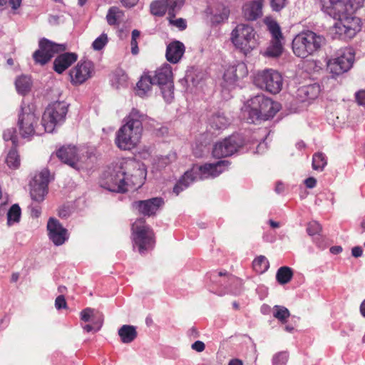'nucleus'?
<instances>
[{
    "label": "nucleus",
    "mask_w": 365,
    "mask_h": 365,
    "mask_svg": "<svg viewBox=\"0 0 365 365\" xmlns=\"http://www.w3.org/2000/svg\"><path fill=\"white\" fill-rule=\"evenodd\" d=\"M364 3V0H319L321 11L337 20L334 25V39L346 41L361 31V19L354 14Z\"/></svg>",
    "instance_id": "1"
},
{
    "label": "nucleus",
    "mask_w": 365,
    "mask_h": 365,
    "mask_svg": "<svg viewBox=\"0 0 365 365\" xmlns=\"http://www.w3.org/2000/svg\"><path fill=\"white\" fill-rule=\"evenodd\" d=\"M153 120L138 108H133L130 113L123 118V125L115 135V144L123 150L134 148L142 138L143 123Z\"/></svg>",
    "instance_id": "2"
},
{
    "label": "nucleus",
    "mask_w": 365,
    "mask_h": 365,
    "mask_svg": "<svg viewBox=\"0 0 365 365\" xmlns=\"http://www.w3.org/2000/svg\"><path fill=\"white\" fill-rule=\"evenodd\" d=\"M282 105L262 94L250 98L245 104L244 117L250 124H258L272 119Z\"/></svg>",
    "instance_id": "3"
},
{
    "label": "nucleus",
    "mask_w": 365,
    "mask_h": 365,
    "mask_svg": "<svg viewBox=\"0 0 365 365\" xmlns=\"http://www.w3.org/2000/svg\"><path fill=\"white\" fill-rule=\"evenodd\" d=\"M69 104L63 101H54L46 107L41 118L43 131L56 133V128L61 126L66 120Z\"/></svg>",
    "instance_id": "4"
},
{
    "label": "nucleus",
    "mask_w": 365,
    "mask_h": 365,
    "mask_svg": "<svg viewBox=\"0 0 365 365\" xmlns=\"http://www.w3.org/2000/svg\"><path fill=\"white\" fill-rule=\"evenodd\" d=\"M22 102L17 125L20 134L23 138L31 137L34 135H41L44 131L41 123L38 125V117L36 113V106L34 103H29L26 106Z\"/></svg>",
    "instance_id": "5"
},
{
    "label": "nucleus",
    "mask_w": 365,
    "mask_h": 365,
    "mask_svg": "<svg viewBox=\"0 0 365 365\" xmlns=\"http://www.w3.org/2000/svg\"><path fill=\"white\" fill-rule=\"evenodd\" d=\"M325 43V38L315 32L307 30L297 34L292 40L294 53L299 58H306L319 50Z\"/></svg>",
    "instance_id": "6"
},
{
    "label": "nucleus",
    "mask_w": 365,
    "mask_h": 365,
    "mask_svg": "<svg viewBox=\"0 0 365 365\" xmlns=\"http://www.w3.org/2000/svg\"><path fill=\"white\" fill-rule=\"evenodd\" d=\"M255 34L252 26L240 24L232 31L231 41L236 48L247 56L257 47Z\"/></svg>",
    "instance_id": "7"
},
{
    "label": "nucleus",
    "mask_w": 365,
    "mask_h": 365,
    "mask_svg": "<svg viewBox=\"0 0 365 365\" xmlns=\"http://www.w3.org/2000/svg\"><path fill=\"white\" fill-rule=\"evenodd\" d=\"M246 143V138L242 134H232L213 145L212 155L215 158L222 160L235 153H242Z\"/></svg>",
    "instance_id": "8"
},
{
    "label": "nucleus",
    "mask_w": 365,
    "mask_h": 365,
    "mask_svg": "<svg viewBox=\"0 0 365 365\" xmlns=\"http://www.w3.org/2000/svg\"><path fill=\"white\" fill-rule=\"evenodd\" d=\"M355 61V51L352 47H345L339 50L334 57L327 62V69L329 70L332 78H336L344 73L348 72L353 66Z\"/></svg>",
    "instance_id": "9"
},
{
    "label": "nucleus",
    "mask_w": 365,
    "mask_h": 365,
    "mask_svg": "<svg viewBox=\"0 0 365 365\" xmlns=\"http://www.w3.org/2000/svg\"><path fill=\"white\" fill-rule=\"evenodd\" d=\"M132 242L134 250L141 255L153 250L155 244L154 233L149 225H136L132 227Z\"/></svg>",
    "instance_id": "10"
},
{
    "label": "nucleus",
    "mask_w": 365,
    "mask_h": 365,
    "mask_svg": "<svg viewBox=\"0 0 365 365\" xmlns=\"http://www.w3.org/2000/svg\"><path fill=\"white\" fill-rule=\"evenodd\" d=\"M252 82L260 89L276 94L282 90L283 79L278 71L273 69H265L254 74Z\"/></svg>",
    "instance_id": "11"
},
{
    "label": "nucleus",
    "mask_w": 365,
    "mask_h": 365,
    "mask_svg": "<svg viewBox=\"0 0 365 365\" xmlns=\"http://www.w3.org/2000/svg\"><path fill=\"white\" fill-rule=\"evenodd\" d=\"M230 164L231 163L228 160H219L215 163H206L202 165L193 164L190 170L197 181L219 176L228 168Z\"/></svg>",
    "instance_id": "12"
},
{
    "label": "nucleus",
    "mask_w": 365,
    "mask_h": 365,
    "mask_svg": "<svg viewBox=\"0 0 365 365\" xmlns=\"http://www.w3.org/2000/svg\"><path fill=\"white\" fill-rule=\"evenodd\" d=\"M49 182L50 171L47 168L43 169L30 181V196L34 202L40 203L44 200L48 194Z\"/></svg>",
    "instance_id": "13"
},
{
    "label": "nucleus",
    "mask_w": 365,
    "mask_h": 365,
    "mask_svg": "<svg viewBox=\"0 0 365 365\" xmlns=\"http://www.w3.org/2000/svg\"><path fill=\"white\" fill-rule=\"evenodd\" d=\"M248 75V69L243 61H235L230 65L223 74L222 87L224 89L235 88L239 80L243 79Z\"/></svg>",
    "instance_id": "14"
},
{
    "label": "nucleus",
    "mask_w": 365,
    "mask_h": 365,
    "mask_svg": "<svg viewBox=\"0 0 365 365\" xmlns=\"http://www.w3.org/2000/svg\"><path fill=\"white\" fill-rule=\"evenodd\" d=\"M127 185L126 172L121 164L114 168L102 187L111 192L123 194L128 192Z\"/></svg>",
    "instance_id": "15"
},
{
    "label": "nucleus",
    "mask_w": 365,
    "mask_h": 365,
    "mask_svg": "<svg viewBox=\"0 0 365 365\" xmlns=\"http://www.w3.org/2000/svg\"><path fill=\"white\" fill-rule=\"evenodd\" d=\"M164 204L165 201L162 197H154L147 200L133 201L130 205V208L139 215L150 217L155 216Z\"/></svg>",
    "instance_id": "16"
},
{
    "label": "nucleus",
    "mask_w": 365,
    "mask_h": 365,
    "mask_svg": "<svg viewBox=\"0 0 365 365\" xmlns=\"http://www.w3.org/2000/svg\"><path fill=\"white\" fill-rule=\"evenodd\" d=\"M94 70L93 61L88 59H81L76 66L69 71L71 83L73 85H80L91 78Z\"/></svg>",
    "instance_id": "17"
},
{
    "label": "nucleus",
    "mask_w": 365,
    "mask_h": 365,
    "mask_svg": "<svg viewBox=\"0 0 365 365\" xmlns=\"http://www.w3.org/2000/svg\"><path fill=\"white\" fill-rule=\"evenodd\" d=\"M53 41L45 37L39 39L38 48L32 55L36 64L45 66L53 58L56 53V50L53 49Z\"/></svg>",
    "instance_id": "18"
},
{
    "label": "nucleus",
    "mask_w": 365,
    "mask_h": 365,
    "mask_svg": "<svg viewBox=\"0 0 365 365\" xmlns=\"http://www.w3.org/2000/svg\"><path fill=\"white\" fill-rule=\"evenodd\" d=\"M47 231L49 240L55 246H61L68 240L69 235L66 228L55 217H50L47 222Z\"/></svg>",
    "instance_id": "19"
},
{
    "label": "nucleus",
    "mask_w": 365,
    "mask_h": 365,
    "mask_svg": "<svg viewBox=\"0 0 365 365\" xmlns=\"http://www.w3.org/2000/svg\"><path fill=\"white\" fill-rule=\"evenodd\" d=\"M207 16H210L211 26L215 27L229 19L230 9L222 2H217L213 7L207 6L205 10Z\"/></svg>",
    "instance_id": "20"
},
{
    "label": "nucleus",
    "mask_w": 365,
    "mask_h": 365,
    "mask_svg": "<svg viewBox=\"0 0 365 365\" xmlns=\"http://www.w3.org/2000/svg\"><path fill=\"white\" fill-rule=\"evenodd\" d=\"M228 272L225 269L212 270L205 274V280L206 284L210 287L211 292L219 295L221 291H223L222 279H226Z\"/></svg>",
    "instance_id": "21"
},
{
    "label": "nucleus",
    "mask_w": 365,
    "mask_h": 365,
    "mask_svg": "<svg viewBox=\"0 0 365 365\" xmlns=\"http://www.w3.org/2000/svg\"><path fill=\"white\" fill-rule=\"evenodd\" d=\"M264 0H251L242 6L243 17L249 21H254L262 17Z\"/></svg>",
    "instance_id": "22"
},
{
    "label": "nucleus",
    "mask_w": 365,
    "mask_h": 365,
    "mask_svg": "<svg viewBox=\"0 0 365 365\" xmlns=\"http://www.w3.org/2000/svg\"><path fill=\"white\" fill-rule=\"evenodd\" d=\"M75 52H64L56 56L53 63V69L58 74H62L78 60Z\"/></svg>",
    "instance_id": "23"
},
{
    "label": "nucleus",
    "mask_w": 365,
    "mask_h": 365,
    "mask_svg": "<svg viewBox=\"0 0 365 365\" xmlns=\"http://www.w3.org/2000/svg\"><path fill=\"white\" fill-rule=\"evenodd\" d=\"M226 282H227V284L223 285V291H221L219 293L220 296H223L226 294L239 296L242 293L244 290V283L242 279L228 273Z\"/></svg>",
    "instance_id": "24"
},
{
    "label": "nucleus",
    "mask_w": 365,
    "mask_h": 365,
    "mask_svg": "<svg viewBox=\"0 0 365 365\" xmlns=\"http://www.w3.org/2000/svg\"><path fill=\"white\" fill-rule=\"evenodd\" d=\"M151 79L153 84L158 86L165 85V83H174L171 66L165 63L160 68L156 70L154 76H151Z\"/></svg>",
    "instance_id": "25"
},
{
    "label": "nucleus",
    "mask_w": 365,
    "mask_h": 365,
    "mask_svg": "<svg viewBox=\"0 0 365 365\" xmlns=\"http://www.w3.org/2000/svg\"><path fill=\"white\" fill-rule=\"evenodd\" d=\"M185 51V45L181 41L175 40L170 42L166 48L165 57L167 61L173 64L178 63Z\"/></svg>",
    "instance_id": "26"
},
{
    "label": "nucleus",
    "mask_w": 365,
    "mask_h": 365,
    "mask_svg": "<svg viewBox=\"0 0 365 365\" xmlns=\"http://www.w3.org/2000/svg\"><path fill=\"white\" fill-rule=\"evenodd\" d=\"M56 156L61 162L75 168L76 165V148L73 145H63L56 151Z\"/></svg>",
    "instance_id": "27"
},
{
    "label": "nucleus",
    "mask_w": 365,
    "mask_h": 365,
    "mask_svg": "<svg viewBox=\"0 0 365 365\" xmlns=\"http://www.w3.org/2000/svg\"><path fill=\"white\" fill-rule=\"evenodd\" d=\"M321 91V86L318 83H314L299 88L297 95L302 101L314 100L318 98Z\"/></svg>",
    "instance_id": "28"
},
{
    "label": "nucleus",
    "mask_w": 365,
    "mask_h": 365,
    "mask_svg": "<svg viewBox=\"0 0 365 365\" xmlns=\"http://www.w3.org/2000/svg\"><path fill=\"white\" fill-rule=\"evenodd\" d=\"M196 181L190 170H188L185 171L175 182L173 188V192L175 194V195H179Z\"/></svg>",
    "instance_id": "29"
},
{
    "label": "nucleus",
    "mask_w": 365,
    "mask_h": 365,
    "mask_svg": "<svg viewBox=\"0 0 365 365\" xmlns=\"http://www.w3.org/2000/svg\"><path fill=\"white\" fill-rule=\"evenodd\" d=\"M118 334L123 344L133 342L138 336L136 327L130 324H123L118 330Z\"/></svg>",
    "instance_id": "30"
},
{
    "label": "nucleus",
    "mask_w": 365,
    "mask_h": 365,
    "mask_svg": "<svg viewBox=\"0 0 365 365\" xmlns=\"http://www.w3.org/2000/svg\"><path fill=\"white\" fill-rule=\"evenodd\" d=\"M208 122L210 127L217 130L225 129L230 123L225 113L221 111L213 113L209 118Z\"/></svg>",
    "instance_id": "31"
},
{
    "label": "nucleus",
    "mask_w": 365,
    "mask_h": 365,
    "mask_svg": "<svg viewBox=\"0 0 365 365\" xmlns=\"http://www.w3.org/2000/svg\"><path fill=\"white\" fill-rule=\"evenodd\" d=\"M282 40L283 39H271L266 50L263 53V56L272 58H279L284 51Z\"/></svg>",
    "instance_id": "32"
},
{
    "label": "nucleus",
    "mask_w": 365,
    "mask_h": 365,
    "mask_svg": "<svg viewBox=\"0 0 365 365\" xmlns=\"http://www.w3.org/2000/svg\"><path fill=\"white\" fill-rule=\"evenodd\" d=\"M192 87L196 88L205 78V73L199 66L188 67L185 71Z\"/></svg>",
    "instance_id": "33"
},
{
    "label": "nucleus",
    "mask_w": 365,
    "mask_h": 365,
    "mask_svg": "<svg viewBox=\"0 0 365 365\" xmlns=\"http://www.w3.org/2000/svg\"><path fill=\"white\" fill-rule=\"evenodd\" d=\"M154 85L149 72L144 73L136 84V94L140 97H145L147 93L151 89V86Z\"/></svg>",
    "instance_id": "34"
},
{
    "label": "nucleus",
    "mask_w": 365,
    "mask_h": 365,
    "mask_svg": "<svg viewBox=\"0 0 365 365\" xmlns=\"http://www.w3.org/2000/svg\"><path fill=\"white\" fill-rule=\"evenodd\" d=\"M31 86L32 81L31 77L29 76L21 75L15 81L16 91L22 96H25L30 92Z\"/></svg>",
    "instance_id": "35"
},
{
    "label": "nucleus",
    "mask_w": 365,
    "mask_h": 365,
    "mask_svg": "<svg viewBox=\"0 0 365 365\" xmlns=\"http://www.w3.org/2000/svg\"><path fill=\"white\" fill-rule=\"evenodd\" d=\"M18 147H11L5 158L6 165L11 170H16L20 167L21 160Z\"/></svg>",
    "instance_id": "36"
},
{
    "label": "nucleus",
    "mask_w": 365,
    "mask_h": 365,
    "mask_svg": "<svg viewBox=\"0 0 365 365\" xmlns=\"http://www.w3.org/2000/svg\"><path fill=\"white\" fill-rule=\"evenodd\" d=\"M293 274V269L291 267L282 266L277 271L276 280L279 284L284 285L292 280Z\"/></svg>",
    "instance_id": "37"
},
{
    "label": "nucleus",
    "mask_w": 365,
    "mask_h": 365,
    "mask_svg": "<svg viewBox=\"0 0 365 365\" xmlns=\"http://www.w3.org/2000/svg\"><path fill=\"white\" fill-rule=\"evenodd\" d=\"M264 21L272 35V39H284L281 27L276 20L266 17Z\"/></svg>",
    "instance_id": "38"
},
{
    "label": "nucleus",
    "mask_w": 365,
    "mask_h": 365,
    "mask_svg": "<svg viewBox=\"0 0 365 365\" xmlns=\"http://www.w3.org/2000/svg\"><path fill=\"white\" fill-rule=\"evenodd\" d=\"M150 11L153 16L162 17L168 12V4L165 0H154L150 5Z\"/></svg>",
    "instance_id": "39"
},
{
    "label": "nucleus",
    "mask_w": 365,
    "mask_h": 365,
    "mask_svg": "<svg viewBox=\"0 0 365 365\" xmlns=\"http://www.w3.org/2000/svg\"><path fill=\"white\" fill-rule=\"evenodd\" d=\"M128 76L122 69H117L113 75L112 85L117 89L128 86Z\"/></svg>",
    "instance_id": "40"
},
{
    "label": "nucleus",
    "mask_w": 365,
    "mask_h": 365,
    "mask_svg": "<svg viewBox=\"0 0 365 365\" xmlns=\"http://www.w3.org/2000/svg\"><path fill=\"white\" fill-rule=\"evenodd\" d=\"M327 165V158L324 153L317 152L312 155V167L313 170L322 171Z\"/></svg>",
    "instance_id": "41"
},
{
    "label": "nucleus",
    "mask_w": 365,
    "mask_h": 365,
    "mask_svg": "<svg viewBox=\"0 0 365 365\" xmlns=\"http://www.w3.org/2000/svg\"><path fill=\"white\" fill-rule=\"evenodd\" d=\"M7 225L11 226L19 222L21 218V210L19 204L16 203L11 206L7 211Z\"/></svg>",
    "instance_id": "42"
},
{
    "label": "nucleus",
    "mask_w": 365,
    "mask_h": 365,
    "mask_svg": "<svg viewBox=\"0 0 365 365\" xmlns=\"http://www.w3.org/2000/svg\"><path fill=\"white\" fill-rule=\"evenodd\" d=\"M160 93L167 104H170L175 98L174 94V83H165V85H162L158 86Z\"/></svg>",
    "instance_id": "43"
},
{
    "label": "nucleus",
    "mask_w": 365,
    "mask_h": 365,
    "mask_svg": "<svg viewBox=\"0 0 365 365\" xmlns=\"http://www.w3.org/2000/svg\"><path fill=\"white\" fill-rule=\"evenodd\" d=\"M252 267L257 273L262 274L269 267L268 259L263 255L258 256L252 262Z\"/></svg>",
    "instance_id": "44"
},
{
    "label": "nucleus",
    "mask_w": 365,
    "mask_h": 365,
    "mask_svg": "<svg viewBox=\"0 0 365 365\" xmlns=\"http://www.w3.org/2000/svg\"><path fill=\"white\" fill-rule=\"evenodd\" d=\"M273 316L282 324H284L290 317V312L289 309L284 306L275 305L273 307Z\"/></svg>",
    "instance_id": "45"
},
{
    "label": "nucleus",
    "mask_w": 365,
    "mask_h": 365,
    "mask_svg": "<svg viewBox=\"0 0 365 365\" xmlns=\"http://www.w3.org/2000/svg\"><path fill=\"white\" fill-rule=\"evenodd\" d=\"M94 312V309H92L91 307H86L83 309L80 312L81 320L85 322H93V319L95 318L103 319V315L102 314H100L98 312L95 314Z\"/></svg>",
    "instance_id": "46"
},
{
    "label": "nucleus",
    "mask_w": 365,
    "mask_h": 365,
    "mask_svg": "<svg viewBox=\"0 0 365 365\" xmlns=\"http://www.w3.org/2000/svg\"><path fill=\"white\" fill-rule=\"evenodd\" d=\"M3 138L5 142L11 141V147L19 146V138L16 128L12 127L5 130L3 133Z\"/></svg>",
    "instance_id": "47"
},
{
    "label": "nucleus",
    "mask_w": 365,
    "mask_h": 365,
    "mask_svg": "<svg viewBox=\"0 0 365 365\" xmlns=\"http://www.w3.org/2000/svg\"><path fill=\"white\" fill-rule=\"evenodd\" d=\"M168 6V16L175 17L178 11L181 9L185 4V0H165Z\"/></svg>",
    "instance_id": "48"
},
{
    "label": "nucleus",
    "mask_w": 365,
    "mask_h": 365,
    "mask_svg": "<svg viewBox=\"0 0 365 365\" xmlns=\"http://www.w3.org/2000/svg\"><path fill=\"white\" fill-rule=\"evenodd\" d=\"M103 324V319L95 318L93 322L91 324H86L83 327V329L86 332H98L101 330Z\"/></svg>",
    "instance_id": "49"
},
{
    "label": "nucleus",
    "mask_w": 365,
    "mask_h": 365,
    "mask_svg": "<svg viewBox=\"0 0 365 365\" xmlns=\"http://www.w3.org/2000/svg\"><path fill=\"white\" fill-rule=\"evenodd\" d=\"M108 43V36L106 34L103 33L98 36L92 43V48L95 51H101L103 49Z\"/></svg>",
    "instance_id": "50"
},
{
    "label": "nucleus",
    "mask_w": 365,
    "mask_h": 365,
    "mask_svg": "<svg viewBox=\"0 0 365 365\" xmlns=\"http://www.w3.org/2000/svg\"><path fill=\"white\" fill-rule=\"evenodd\" d=\"M288 358L289 354L287 351H279L273 356L272 365H286Z\"/></svg>",
    "instance_id": "51"
},
{
    "label": "nucleus",
    "mask_w": 365,
    "mask_h": 365,
    "mask_svg": "<svg viewBox=\"0 0 365 365\" xmlns=\"http://www.w3.org/2000/svg\"><path fill=\"white\" fill-rule=\"evenodd\" d=\"M269 6L272 11L279 13L289 4V0H269Z\"/></svg>",
    "instance_id": "52"
},
{
    "label": "nucleus",
    "mask_w": 365,
    "mask_h": 365,
    "mask_svg": "<svg viewBox=\"0 0 365 365\" xmlns=\"http://www.w3.org/2000/svg\"><path fill=\"white\" fill-rule=\"evenodd\" d=\"M175 17H170L168 16V21L170 25H173L179 29L180 31H183L187 28V22L185 19L178 18L174 20Z\"/></svg>",
    "instance_id": "53"
},
{
    "label": "nucleus",
    "mask_w": 365,
    "mask_h": 365,
    "mask_svg": "<svg viewBox=\"0 0 365 365\" xmlns=\"http://www.w3.org/2000/svg\"><path fill=\"white\" fill-rule=\"evenodd\" d=\"M71 215L70 207L68 205H62L58 210V215L61 219H67Z\"/></svg>",
    "instance_id": "54"
},
{
    "label": "nucleus",
    "mask_w": 365,
    "mask_h": 365,
    "mask_svg": "<svg viewBox=\"0 0 365 365\" xmlns=\"http://www.w3.org/2000/svg\"><path fill=\"white\" fill-rule=\"evenodd\" d=\"M55 307L57 310H61L67 307L66 300L63 295L61 294L56 298Z\"/></svg>",
    "instance_id": "55"
},
{
    "label": "nucleus",
    "mask_w": 365,
    "mask_h": 365,
    "mask_svg": "<svg viewBox=\"0 0 365 365\" xmlns=\"http://www.w3.org/2000/svg\"><path fill=\"white\" fill-rule=\"evenodd\" d=\"M29 208L31 210V215L32 217L38 218L41 216V207L39 205V203L37 204H31L29 206Z\"/></svg>",
    "instance_id": "56"
},
{
    "label": "nucleus",
    "mask_w": 365,
    "mask_h": 365,
    "mask_svg": "<svg viewBox=\"0 0 365 365\" xmlns=\"http://www.w3.org/2000/svg\"><path fill=\"white\" fill-rule=\"evenodd\" d=\"M178 83L182 88V92H188L189 88L191 86L190 81L188 80L187 76L185 74V76L178 81Z\"/></svg>",
    "instance_id": "57"
},
{
    "label": "nucleus",
    "mask_w": 365,
    "mask_h": 365,
    "mask_svg": "<svg viewBox=\"0 0 365 365\" xmlns=\"http://www.w3.org/2000/svg\"><path fill=\"white\" fill-rule=\"evenodd\" d=\"M115 7H111L109 9L108 14L106 16L107 22L109 25L112 26L116 24V16H115Z\"/></svg>",
    "instance_id": "58"
},
{
    "label": "nucleus",
    "mask_w": 365,
    "mask_h": 365,
    "mask_svg": "<svg viewBox=\"0 0 365 365\" xmlns=\"http://www.w3.org/2000/svg\"><path fill=\"white\" fill-rule=\"evenodd\" d=\"M356 102L359 106H365V90H359L355 93Z\"/></svg>",
    "instance_id": "59"
},
{
    "label": "nucleus",
    "mask_w": 365,
    "mask_h": 365,
    "mask_svg": "<svg viewBox=\"0 0 365 365\" xmlns=\"http://www.w3.org/2000/svg\"><path fill=\"white\" fill-rule=\"evenodd\" d=\"M191 348L197 352H202L205 349V344L203 341L197 340L191 344Z\"/></svg>",
    "instance_id": "60"
},
{
    "label": "nucleus",
    "mask_w": 365,
    "mask_h": 365,
    "mask_svg": "<svg viewBox=\"0 0 365 365\" xmlns=\"http://www.w3.org/2000/svg\"><path fill=\"white\" fill-rule=\"evenodd\" d=\"M319 225L315 223L314 225L309 224L307 227V232L309 235L314 236L319 232Z\"/></svg>",
    "instance_id": "61"
},
{
    "label": "nucleus",
    "mask_w": 365,
    "mask_h": 365,
    "mask_svg": "<svg viewBox=\"0 0 365 365\" xmlns=\"http://www.w3.org/2000/svg\"><path fill=\"white\" fill-rule=\"evenodd\" d=\"M317 179L314 177H309L306 178L304 181V183L307 188L312 189L314 188L317 185Z\"/></svg>",
    "instance_id": "62"
},
{
    "label": "nucleus",
    "mask_w": 365,
    "mask_h": 365,
    "mask_svg": "<svg viewBox=\"0 0 365 365\" xmlns=\"http://www.w3.org/2000/svg\"><path fill=\"white\" fill-rule=\"evenodd\" d=\"M125 8L131 9L136 6L139 0H119Z\"/></svg>",
    "instance_id": "63"
},
{
    "label": "nucleus",
    "mask_w": 365,
    "mask_h": 365,
    "mask_svg": "<svg viewBox=\"0 0 365 365\" xmlns=\"http://www.w3.org/2000/svg\"><path fill=\"white\" fill-rule=\"evenodd\" d=\"M363 255V250L360 246H355L351 249V255L355 258H359Z\"/></svg>",
    "instance_id": "64"
}]
</instances>
